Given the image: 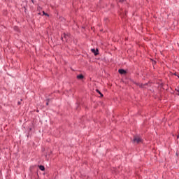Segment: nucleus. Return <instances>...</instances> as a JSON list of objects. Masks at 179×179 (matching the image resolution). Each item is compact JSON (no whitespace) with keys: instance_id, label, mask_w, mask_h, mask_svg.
I'll return each instance as SVG.
<instances>
[{"instance_id":"f03ea898","label":"nucleus","mask_w":179,"mask_h":179,"mask_svg":"<svg viewBox=\"0 0 179 179\" xmlns=\"http://www.w3.org/2000/svg\"><path fill=\"white\" fill-rule=\"evenodd\" d=\"M91 52L94 53V55H95L96 56L98 55V49H96V50H95V49H91Z\"/></svg>"},{"instance_id":"f257e3e1","label":"nucleus","mask_w":179,"mask_h":179,"mask_svg":"<svg viewBox=\"0 0 179 179\" xmlns=\"http://www.w3.org/2000/svg\"><path fill=\"white\" fill-rule=\"evenodd\" d=\"M134 143L139 144V143H142V138L141 137H138V136L134 137Z\"/></svg>"},{"instance_id":"0eeeda50","label":"nucleus","mask_w":179,"mask_h":179,"mask_svg":"<svg viewBox=\"0 0 179 179\" xmlns=\"http://www.w3.org/2000/svg\"><path fill=\"white\" fill-rule=\"evenodd\" d=\"M96 92L100 94L101 97H103V94H101L99 90H96Z\"/></svg>"},{"instance_id":"7ed1b4c3","label":"nucleus","mask_w":179,"mask_h":179,"mask_svg":"<svg viewBox=\"0 0 179 179\" xmlns=\"http://www.w3.org/2000/svg\"><path fill=\"white\" fill-rule=\"evenodd\" d=\"M118 72L120 73V74L123 75L126 73V71L123 70V69H120L118 70Z\"/></svg>"},{"instance_id":"423d86ee","label":"nucleus","mask_w":179,"mask_h":179,"mask_svg":"<svg viewBox=\"0 0 179 179\" xmlns=\"http://www.w3.org/2000/svg\"><path fill=\"white\" fill-rule=\"evenodd\" d=\"M39 169H41V171H45V168L43 166H39Z\"/></svg>"},{"instance_id":"20e7f679","label":"nucleus","mask_w":179,"mask_h":179,"mask_svg":"<svg viewBox=\"0 0 179 179\" xmlns=\"http://www.w3.org/2000/svg\"><path fill=\"white\" fill-rule=\"evenodd\" d=\"M64 38H65L66 40H68V35L64 34V36H62V39L63 40Z\"/></svg>"},{"instance_id":"39448f33","label":"nucleus","mask_w":179,"mask_h":179,"mask_svg":"<svg viewBox=\"0 0 179 179\" xmlns=\"http://www.w3.org/2000/svg\"><path fill=\"white\" fill-rule=\"evenodd\" d=\"M77 78L78 79H83L84 76L82 74H80V75H78Z\"/></svg>"},{"instance_id":"9b49d317","label":"nucleus","mask_w":179,"mask_h":179,"mask_svg":"<svg viewBox=\"0 0 179 179\" xmlns=\"http://www.w3.org/2000/svg\"><path fill=\"white\" fill-rule=\"evenodd\" d=\"M46 105L48 106V102L46 103Z\"/></svg>"},{"instance_id":"1a4fd4ad","label":"nucleus","mask_w":179,"mask_h":179,"mask_svg":"<svg viewBox=\"0 0 179 179\" xmlns=\"http://www.w3.org/2000/svg\"><path fill=\"white\" fill-rule=\"evenodd\" d=\"M177 138H179V134L177 136Z\"/></svg>"},{"instance_id":"f8f14e48","label":"nucleus","mask_w":179,"mask_h":179,"mask_svg":"<svg viewBox=\"0 0 179 179\" xmlns=\"http://www.w3.org/2000/svg\"><path fill=\"white\" fill-rule=\"evenodd\" d=\"M178 78H179V76H178Z\"/></svg>"},{"instance_id":"6e6552de","label":"nucleus","mask_w":179,"mask_h":179,"mask_svg":"<svg viewBox=\"0 0 179 179\" xmlns=\"http://www.w3.org/2000/svg\"><path fill=\"white\" fill-rule=\"evenodd\" d=\"M43 15H45V16H49L47 13H45L44 11L43 12Z\"/></svg>"},{"instance_id":"9d476101","label":"nucleus","mask_w":179,"mask_h":179,"mask_svg":"<svg viewBox=\"0 0 179 179\" xmlns=\"http://www.w3.org/2000/svg\"><path fill=\"white\" fill-rule=\"evenodd\" d=\"M124 1V0H120V2H123Z\"/></svg>"}]
</instances>
